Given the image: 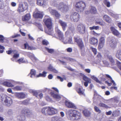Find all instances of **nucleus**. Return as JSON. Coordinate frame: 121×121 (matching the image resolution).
Listing matches in <instances>:
<instances>
[{
	"mask_svg": "<svg viewBox=\"0 0 121 121\" xmlns=\"http://www.w3.org/2000/svg\"><path fill=\"white\" fill-rule=\"evenodd\" d=\"M43 22L46 26L48 29L45 30V33L49 35H52L53 34V29L52 28V22L51 20L47 16H45L43 20Z\"/></svg>",
	"mask_w": 121,
	"mask_h": 121,
	"instance_id": "1",
	"label": "nucleus"
},
{
	"mask_svg": "<svg viewBox=\"0 0 121 121\" xmlns=\"http://www.w3.org/2000/svg\"><path fill=\"white\" fill-rule=\"evenodd\" d=\"M67 114L71 120L73 117L76 120H78L80 119L81 114L80 112L75 110L71 109L67 111Z\"/></svg>",
	"mask_w": 121,
	"mask_h": 121,
	"instance_id": "2",
	"label": "nucleus"
},
{
	"mask_svg": "<svg viewBox=\"0 0 121 121\" xmlns=\"http://www.w3.org/2000/svg\"><path fill=\"white\" fill-rule=\"evenodd\" d=\"M32 115V112L28 108H25L22 109L21 112L20 117V121L25 120L26 117H29Z\"/></svg>",
	"mask_w": 121,
	"mask_h": 121,
	"instance_id": "3",
	"label": "nucleus"
},
{
	"mask_svg": "<svg viewBox=\"0 0 121 121\" xmlns=\"http://www.w3.org/2000/svg\"><path fill=\"white\" fill-rule=\"evenodd\" d=\"M1 102L4 101L5 105L9 107L13 104V101L11 98L5 95H3L1 97Z\"/></svg>",
	"mask_w": 121,
	"mask_h": 121,
	"instance_id": "4",
	"label": "nucleus"
},
{
	"mask_svg": "<svg viewBox=\"0 0 121 121\" xmlns=\"http://www.w3.org/2000/svg\"><path fill=\"white\" fill-rule=\"evenodd\" d=\"M75 6L76 10L78 12H80L84 10L86 6L85 3L81 1L77 2Z\"/></svg>",
	"mask_w": 121,
	"mask_h": 121,
	"instance_id": "5",
	"label": "nucleus"
},
{
	"mask_svg": "<svg viewBox=\"0 0 121 121\" xmlns=\"http://www.w3.org/2000/svg\"><path fill=\"white\" fill-rule=\"evenodd\" d=\"M74 41L77 43V44L80 49L82 50L84 48V45L82 39L78 36L74 37L73 38Z\"/></svg>",
	"mask_w": 121,
	"mask_h": 121,
	"instance_id": "6",
	"label": "nucleus"
},
{
	"mask_svg": "<svg viewBox=\"0 0 121 121\" xmlns=\"http://www.w3.org/2000/svg\"><path fill=\"white\" fill-rule=\"evenodd\" d=\"M56 7L58 10L63 12H67L69 10L68 6L63 2L60 3L57 5Z\"/></svg>",
	"mask_w": 121,
	"mask_h": 121,
	"instance_id": "7",
	"label": "nucleus"
},
{
	"mask_svg": "<svg viewBox=\"0 0 121 121\" xmlns=\"http://www.w3.org/2000/svg\"><path fill=\"white\" fill-rule=\"evenodd\" d=\"M86 28L85 26L82 23L79 24L77 27L78 31L80 34H83L86 32Z\"/></svg>",
	"mask_w": 121,
	"mask_h": 121,
	"instance_id": "8",
	"label": "nucleus"
},
{
	"mask_svg": "<svg viewBox=\"0 0 121 121\" xmlns=\"http://www.w3.org/2000/svg\"><path fill=\"white\" fill-rule=\"evenodd\" d=\"M70 17L71 21L77 22L79 19L80 16L78 13L76 12H73L72 13Z\"/></svg>",
	"mask_w": 121,
	"mask_h": 121,
	"instance_id": "9",
	"label": "nucleus"
},
{
	"mask_svg": "<svg viewBox=\"0 0 121 121\" xmlns=\"http://www.w3.org/2000/svg\"><path fill=\"white\" fill-rule=\"evenodd\" d=\"M33 16L35 18H42L43 16L42 13L39 11L37 9H35L33 13Z\"/></svg>",
	"mask_w": 121,
	"mask_h": 121,
	"instance_id": "10",
	"label": "nucleus"
},
{
	"mask_svg": "<svg viewBox=\"0 0 121 121\" xmlns=\"http://www.w3.org/2000/svg\"><path fill=\"white\" fill-rule=\"evenodd\" d=\"M50 12L52 15L55 16L57 19H59L60 17V14L56 10L51 9L50 10Z\"/></svg>",
	"mask_w": 121,
	"mask_h": 121,
	"instance_id": "11",
	"label": "nucleus"
},
{
	"mask_svg": "<svg viewBox=\"0 0 121 121\" xmlns=\"http://www.w3.org/2000/svg\"><path fill=\"white\" fill-rule=\"evenodd\" d=\"M55 32L58 35L59 39L60 40H63L64 39V37L63 33L58 28L55 29Z\"/></svg>",
	"mask_w": 121,
	"mask_h": 121,
	"instance_id": "12",
	"label": "nucleus"
},
{
	"mask_svg": "<svg viewBox=\"0 0 121 121\" xmlns=\"http://www.w3.org/2000/svg\"><path fill=\"white\" fill-rule=\"evenodd\" d=\"M89 42L91 44L97 45L98 43V40L97 38L94 37H92L89 39Z\"/></svg>",
	"mask_w": 121,
	"mask_h": 121,
	"instance_id": "13",
	"label": "nucleus"
},
{
	"mask_svg": "<svg viewBox=\"0 0 121 121\" xmlns=\"http://www.w3.org/2000/svg\"><path fill=\"white\" fill-rule=\"evenodd\" d=\"M83 79L85 81L84 83V85L86 87L88 86V83H90L91 82V79L88 78L85 75H84L83 76Z\"/></svg>",
	"mask_w": 121,
	"mask_h": 121,
	"instance_id": "14",
	"label": "nucleus"
},
{
	"mask_svg": "<svg viewBox=\"0 0 121 121\" xmlns=\"http://www.w3.org/2000/svg\"><path fill=\"white\" fill-rule=\"evenodd\" d=\"M42 113L44 115L48 116H49V107L43 108L41 110Z\"/></svg>",
	"mask_w": 121,
	"mask_h": 121,
	"instance_id": "15",
	"label": "nucleus"
},
{
	"mask_svg": "<svg viewBox=\"0 0 121 121\" xmlns=\"http://www.w3.org/2000/svg\"><path fill=\"white\" fill-rule=\"evenodd\" d=\"M65 103L66 106L68 108L75 109H76L77 108V107L74 104L69 102L67 100L65 101Z\"/></svg>",
	"mask_w": 121,
	"mask_h": 121,
	"instance_id": "16",
	"label": "nucleus"
},
{
	"mask_svg": "<svg viewBox=\"0 0 121 121\" xmlns=\"http://www.w3.org/2000/svg\"><path fill=\"white\" fill-rule=\"evenodd\" d=\"M49 116H52L55 114L57 113V110L52 107H49Z\"/></svg>",
	"mask_w": 121,
	"mask_h": 121,
	"instance_id": "17",
	"label": "nucleus"
},
{
	"mask_svg": "<svg viewBox=\"0 0 121 121\" xmlns=\"http://www.w3.org/2000/svg\"><path fill=\"white\" fill-rule=\"evenodd\" d=\"M110 29L112 34L116 36H118L120 35V33L118 31L116 30L114 27H111L110 28Z\"/></svg>",
	"mask_w": 121,
	"mask_h": 121,
	"instance_id": "18",
	"label": "nucleus"
},
{
	"mask_svg": "<svg viewBox=\"0 0 121 121\" xmlns=\"http://www.w3.org/2000/svg\"><path fill=\"white\" fill-rule=\"evenodd\" d=\"M117 42L113 39H111L109 42V45L110 47L112 48H115L116 47Z\"/></svg>",
	"mask_w": 121,
	"mask_h": 121,
	"instance_id": "19",
	"label": "nucleus"
},
{
	"mask_svg": "<svg viewBox=\"0 0 121 121\" xmlns=\"http://www.w3.org/2000/svg\"><path fill=\"white\" fill-rule=\"evenodd\" d=\"M31 16L29 13H27L22 17V19L23 21H28L30 18Z\"/></svg>",
	"mask_w": 121,
	"mask_h": 121,
	"instance_id": "20",
	"label": "nucleus"
},
{
	"mask_svg": "<svg viewBox=\"0 0 121 121\" xmlns=\"http://www.w3.org/2000/svg\"><path fill=\"white\" fill-rule=\"evenodd\" d=\"M58 22L60 23V25L62 27L63 30L65 31L66 29V28L67 26L66 23L63 22L60 20H59Z\"/></svg>",
	"mask_w": 121,
	"mask_h": 121,
	"instance_id": "21",
	"label": "nucleus"
},
{
	"mask_svg": "<svg viewBox=\"0 0 121 121\" xmlns=\"http://www.w3.org/2000/svg\"><path fill=\"white\" fill-rule=\"evenodd\" d=\"M16 96L19 99H23L25 97L26 95L23 93H18L16 94Z\"/></svg>",
	"mask_w": 121,
	"mask_h": 121,
	"instance_id": "22",
	"label": "nucleus"
},
{
	"mask_svg": "<svg viewBox=\"0 0 121 121\" xmlns=\"http://www.w3.org/2000/svg\"><path fill=\"white\" fill-rule=\"evenodd\" d=\"M50 94L51 96L56 99H60L61 98V97L60 95L55 94L53 92H51Z\"/></svg>",
	"mask_w": 121,
	"mask_h": 121,
	"instance_id": "23",
	"label": "nucleus"
},
{
	"mask_svg": "<svg viewBox=\"0 0 121 121\" xmlns=\"http://www.w3.org/2000/svg\"><path fill=\"white\" fill-rule=\"evenodd\" d=\"M103 19L105 21L108 23H110L112 21V20L110 18L106 15H105L104 16Z\"/></svg>",
	"mask_w": 121,
	"mask_h": 121,
	"instance_id": "24",
	"label": "nucleus"
},
{
	"mask_svg": "<svg viewBox=\"0 0 121 121\" xmlns=\"http://www.w3.org/2000/svg\"><path fill=\"white\" fill-rule=\"evenodd\" d=\"M75 30V28L73 27H70L69 28V29L67 30L65 32V35H68L70 33H73Z\"/></svg>",
	"mask_w": 121,
	"mask_h": 121,
	"instance_id": "25",
	"label": "nucleus"
},
{
	"mask_svg": "<svg viewBox=\"0 0 121 121\" xmlns=\"http://www.w3.org/2000/svg\"><path fill=\"white\" fill-rule=\"evenodd\" d=\"M24 11L27 10L28 9V5L27 3L24 2L22 3H21Z\"/></svg>",
	"mask_w": 121,
	"mask_h": 121,
	"instance_id": "26",
	"label": "nucleus"
},
{
	"mask_svg": "<svg viewBox=\"0 0 121 121\" xmlns=\"http://www.w3.org/2000/svg\"><path fill=\"white\" fill-rule=\"evenodd\" d=\"M116 57L120 60H121V50H118L116 53Z\"/></svg>",
	"mask_w": 121,
	"mask_h": 121,
	"instance_id": "27",
	"label": "nucleus"
},
{
	"mask_svg": "<svg viewBox=\"0 0 121 121\" xmlns=\"http://www.w3.org/2000/svg\"><path fill=\"white\" fill-rule=\"evenodd\" d=\"M46 3V1L45 0H38L37 4L38 5L41 6L45 5Z\"/></svg>",
	"mask_w": 121,
	"mask_h": 121,
	"instance_id": "28",
	"label": "nucleus"
},
{
	"mask_svg": "<svg viewBox=\"0 0 121 121\" xmlns=\"http://www.w3.org/2000/svg\"><path fill=\"white\" fill-rule=\"evenodd\" d=\"M4 86L8 87H13L14 86L13 85L11 82H4L2 84Z\"/></svg>",
	"mask_w": 121,
	"mask_h": 121,
	"instance_id": "29",
	"label": "nucleus"
},
{
	"mask_svg": "<svg viewBox=\"0 0 121 121\" xmlns=\"http://www.w3.org/2000/svg\"><path fill=\"white\" fill-rule=\"evenodd\" d=\"M82 112L84 115L86 117H88L90 115V112L86 109H85Z\"/></svg>",
	"mask_w": 121,
	"mask_h": 121,
	"instance_id": "30",
	"label": "nucleus"
},
{
	"mask_svg": "<svg viewBox=\"0 0 121 121\" xmlns=\"http://www.w3.org/2000/svg\"><path fill=\"white\" fill-rule=\"evenodd\" d=\"M17 11L19 13L24 11V10L23 9L21 3L20 4L18 5V7L17 9Z\"/></svg>",
	"mask_w": 121,
	"mask_h": 121,
	"instance_id": "31",
	"label": "nucleus"
},
{
	"mask_svg": "<svg viewBox=\"0 0 121 121\" xmlns=\"http://www.w3.org/2000/svg\"><path fill=\"white\" fill-rule=\"evenodd\" d=\"M90 10L91 13L95 14L97 12L96 9L95 7H91Z\"/></svg>",
	"mask_w": 121,
	"mask_h": 121,
	"instance_id": "32",
	"label": "nucleus"
},
{
	"mask_svg": "<svg viewBox=\"0 0 121 121\" xmlns=\"http://www.w3.org/2000/svg\"><path fill=\"white\" fill-rule=\"evenodd\" d=\"M52 121H62L61 119L57 116H55L52 118Z\"/></svg>",
	"mask_w": 121,
	"mask_h": 121,
	"instance_id": "33",
	"label": "nucleus"
},
{
	"mask_svg": "<svg viewBox=\"0 0 121 121\" xmlns=\"http://www.w3.org/2000/svg\"><path fill=\"white\" fill-rule=\"evenodd\" d=\"M105 22L103 20H101L99 22H95L96 25L99 24L101 26H103L105 24Z\"/></svg>",
	"mask_w": 121,
	"mask_h": 121,
	"instance_id": "34",
	"label": "nucleus"
},
{
	"mask_svg": "<svg viewBox=\"0 0 121 121\" xmlns=\"http://www.w3.org/2000/svg\"><path fill=\"white\" fill-rule=\"evenodd\" d=\"M76 91L80 95H82L83 94V92L82 90V89L81 88H76Z\"/></svg>",
	"mask_w": 121,
	"mask_h": 121,
	"instance_id": "35",
	"label": "nucleus"
},
{
	"mask_svg": "<svg viewBox=\"0 0 121 121\" xmlns=\"http://www.w3.org/2000/svg\"><path fill=\"white\" fill-rule=\"evenodd\" d=\"M29 92L30 93L36 96L37 97L38 93L37 91L33 90H30L29 91Z\"/></svg>",
	"mask_w": 121,
	"mask_h": 121,
	"instance_id": "36",
	"label": "nucleus"
},
{
	"mask_svg": "<svg viewBox=\"0 0 121 121\" xmlns=\"http://www.w3.org/2000/svg\"><path fill=\"white\" fill-rule=\"evenodd\" d=\"M29 100L27 99L21 101V103L22 104L27 105L29 103Z\"/></svg>",
	"mask_w": 121,
	"mask_h": 121,
	"instance_id": "37",
	"label": "nucleus"
},
{
	"mask_svg": "<svg viewBox=\"0 0 121 121\" xmlns=\"http://www.w3.org/2000/svg\"><path fill=\"white\" fill-rule=\"evenodd\" d=\"M24 46L25 49H26L27 47V49L28 50H32L33 49V48L32 47L28 45L27 43H25L24 44Z\"/></svg>",
	"mask_w": 121,
	"mask_h": 121,
	"instance_id": "38",
	"label": "nucleus"
},
{
	"mask_svg": "<svg viewBox=\"0 0 121 121\" xmlns=\"http://www.w3.org/2000/svg\"><path fill=\"white\" fill-rule=\"evenodd\" d=\"M45 49L49 53H52L54 52V50L53 49H49L47 47H46L45 48Z\"/></svg>",
	"mask_w": 121,
	"mask_h": 121,
	"instance_id": "39",
	"label": "nucleus"
},
{
	"mask_svg": "<svg viewBox=\"0 0 121 121\" xmlns=\"http://www.w3.org/2000/svg\"><path fill=\"white\" fill-rule=\"evenodd\" d=\"M47 72L44 71L42 73H39V74L37 76L38 77H45L46 76Z\"/></svg>",
	"mask_w": 121,
	"mask_h": 121,
	"instance_id": "40",
	"label": "nucleus"
},
{
	"mask_svg": "<svg viewBox=\"0 0 121 121\" xmlns=\"http://www.w3.org/2000/svg\"><path fill=\"white\" fill-rule=\"evenodd\" d=\"M22 88V87L20 86H16L13 88V89L16 91H21Z\"/></svg>",
	"mask_w": 121,
	"mask_h": 121,
	"instance_id": "41",
	"label": "nucleus"
},
{
	"mask_svg": "<svg viewBox=\"0 0 121 121\" xmlns=\"http://www.w3.org/2000/svg\"><path fill=\"white\" fill-rule=\"evenodd\" d=\"M89 29L90 30H92L94 29H95L96 30H98L99 29V27L98 26H93L91 27H89Z\"/></svg>",
	"mask_w": 121,
	"mask_h": 121,
	"instance_id": "42",
	"label": "nucleus"
},
{
	"mask_svg": "<svg viewBox=\"0 0 121 121\" xmlns=\"http://www.w3.org/2000/svg\"><path fill=\"white\" fill-rule=\"evenodd\" d=\"M99 43L104 44L105 39L104 37H102L99 39Z\"/></svg>",
	"mask_w": 121,
	"mask_h": 121,
	"instance_id": "43",
	"label": "nucleus"
},
{
	"mask_svg": "<svg viewBox=\"0 0 121 121\" xmlns=\"http://www.w3.org/2000/svg\"><path fill=\"white\" fill-rule=\"evenodd\" d=\"M104 44L99 43L98 49L99 50L101 49L103 47Z\"/></svg>",
	"mask_w": 121,
	"mask_h": 121,
	"instance_id": "44",
	"label": "nucleus"
},
{
	"mask_svg": "<svg viewBox=\"0 0 121 121\" xmlns=\"http://www.w3.org/2000/svg\"><path fill=\"white\" fill-rule=\"evenodd\" d=\"M99 105L100 107L107 108L108 106L106 104L102 103H99Z\"/></svg>",
	"mask_w": 121,
	"mask_h": 121,
	"instance_id": "45",
	"label": "nucleus"
},
{
	"mask_svg": "<svg viewBox=\"0 0 121 121\" xmlns=\"http://www.w3.org/2000/svg\"><path fill=\"white\" fill-rule=\"evenodd\" d=\"M24 59L23 58L19 59L17 60V62H18L19 64L24 63L25 62V61L24 60Z\"/></svg>",
	"mask_w": 121,
	"mask_h": 121,
	"instance_id": "46",
	"label": "nucleus"
},
{
	"mask_svg": "<svg viewBox=\"0 0 121 121\" xmlns=\"http://www.w3.org/2000/svg\"><path fill=\"white\" fill-rule=\"evenodd\" d=\"M36 25L38 26V28L41 31H43V29L42 26V25L39 23H36Z\"/></svg>",
	"mask_w": 121,
	"mask_h": 121,
	"instance_id": "47",
	"label": "nucleus"
},
{
	"mask_svg": "<svg viewBox=\"0 0 121 121\" xmlns=\"http://www.w3.org/2000/svg\"><path fill=\"white\" fill-rule=\"evenodd\" d=\"M108 58L109 59L110 62L112 63H114V61L113 59L112 58L111 56H108Z\"/></svg>",
	"mask_w": 121,
	"mask_h": 121,
	"instance_id": "48",
	"label": "nucleus"
},
{
	"mask_svg": "<svg viewBox=\"0 0 121 121\" xmlns=\"http://www.w3.org/2000/svg\"><path fill=\"white\" fill-rule=\"evenodd\" d=\"M42 43L43 45H47L49 43L48 41L45 40H42Z\"/></svg>",
	"mask_w": 121,
	"mask_h": 121,
	"instance_id": "49",
	"label": "nucleus"
},
{
	"mask_svg": "<svg viewBox=\"0 0 121 121\" xmlns=\"http://www.w3.org/2000/svg\"><path fill=\"white\" fill-rule=\"evenodd\" d=\"M94 110L95 111L99 113H100L101 112V111L99 108L96 106L94 107Z\"/></svg>",
	"mask_w": 121,
	"mask_h": 121,
	"instance_id": "50",
	"label": "nucleus"
},
{
	"mask_svg": "<svg viewBox=\"0 0 121 121\" xmlns=\"http://www.w3.org/2000/svg\"><path fill=\"white\" fill-rule=\"evenodd\" d=\"M91 48L92 51L93 52L94 55H95L96 54L97 52L96 49L92 47H91Z\"/></svg>",
	"mask_w": 121,
	"mask_h": 121,
	"instance_id": "51",
	"label": "nucleus"
},
{
	"mask_svg": "<svg viewBox=\"0 0 121 121\" xmlns=\"http://www.w3.org/2000/svg\"><path fill=\"white\" fill-rule=\"evenodd\" d=\"M30 73L31 75V76L32 75L35 76L36 74L35 71L34 69H31V70Z\"/></svg>",
	"mask_w": 121,
	"mask_h": 121,
	"instance_id": "52",
	"label": "nucleus"
},
{
	"mask_svg": "<svg viewBox=\"0 0 121 121\" xmlns=\"http://www.w3.org/2000/svg\"><path fill=\"white\" fill-rule=\"evenodd\" d=\"M93 79L97 82L99 83L100 84H101L102 83V82H101L99 81V80L96 77H94Z\"/></svg>",
	"mask_w": 121,
	"mask_h": 121,
	"instance_id": "53",
	"label": "nucleus"
},
{
	"mask_svg": "<svg viewBox=\"0 0 121 121\" xmlns=\"http://www.w3.org/2000/svg\"><path fill=\"white\" fill-rule=\"evenodd\" d=\"M96 57L99 60H101L102 58V56L100 53H98Z\"/></svg>",
	"mask_w": 121,
	"mask_h": 121,
	"instance_id": "54",
	"label": "nucleus"
},
{
	"mask_svg": "<svg viewBox=\"0 0 121 121\" xmlns=\"http://www.w3.org/2000/svg\"><path fill=\"white\" fill-rule=\"evenodd\" d=\"M4 39V37L2 35H0V42L3 43Z\"/></svg>",
	"mask_w": 121,
	"mask_h": 121,
	"instance_id": "55",
	"label": "nucleus"
},
{
	"mask_svg": "<svg viewBox=\"0 0 121 121\" xmlns=\"http://www.w3.org/2000/svg\"><path fill=\"white\" fill-rule=\"evenodd\" d=\"M68 43L69 44H72L73 43L72 38L71 37L69 38L68 40Z\"/></svg>",
	"mask_w": 121,
	"mask_h": 121,
	"instance_id": "56",
	"label": "nucleus"
},
{
	"mask_svg": "<svg viewBox=\"0 0 121 121\" xmlns=\"http://www.w3.org/2000/svg\"><path fill=\"white\" fill-rule=\"evenodd\" d=\"M112 98L109 100H107L108 101V102L110 104H111L112 105H113V104H115V103H114V102L112 100Z\"/></svg>",
	"mask_w": 121,
	"mask_h": 121,
	"instance_id": "57",
	"label": "nucleus"
},
{
	"mask_svg": "<svg viewBox=\"0 0 121 121\" xmlns=\"http://www.w3.org/2000/svg\"><path fill=\"white\" fill-rule=\"evenodd\" d=\"M112 100L113 101H114V103H115V104L117 103H118V100L117 98H112Z\"/></svg>",
	"mask_w": 121,
	"mask_h": 121,
	"instance_id": "58",
	"label": "nucleus"
},
{
	"mask_svg": "<svg viewBox=\"0 0 121 121\" xmlns=\"http://www.w3.org/2000/svg\"><path fill=\"white\" fill-rule=\"evenodd\" d=\"M92 34L94 36H99L100 35V34L97 33L94 31H92Z\"/></svg>",
	"mask_w": 121,
	"mask_h": 121,
	"instance_id": "59",
	"label": "nucleus"
},
{
	"mask_svg": "<svg viewBox=\"0 0 121 121\" xmlns=\"http://www.w3.org/2000/svg\"><path fill=\"white\" fill-rule=\"evenodd\" d=\"M67 52H71L72 51V49L71 48H69L66 49Z\"/></svg>",
	"mask_w": 121,
	"mask_h": 121,
	"instance_id": "60",
	"label": "nucleus"
},
{
	"mask_svg": "<svg viewBox=\"0 0 121 121\" xmlns=\"http://www.w3.org/2000/svg\"><path fill=\"white\" fill-rule=\"evenodd\" d=\"M19 56V54H16L14 55L13 57L15 58H18Z\"/></svg>",
	"mask_w": 121,
	"mask_h": 121,
	"instance_id": "61",
	"label": "nucleus"
},
{
	"mask_svg": "<svg viewBox=\"0 0 121 121\" xmlns=\"http://www.w3.org/2000/svg\"><path fill=\"white\" fill-rule=\"evenodd\" d=\"M53 68V67L51 65H50L48 67V69L51 71H52Z\"/></svg>",
	"mask_w": 121,
	"mask_h": 121,
	"instance_id": "62",
	"label": "nucleus"
},
{
	"mask_svg": "<svg viewBox=\"0 0 121 121\" xmlns=\"http://www.w3.org/2000/svg\"><path fill=\"white\" fill-rule=\"evenodd\" d=\"M103 76L104 77H105V76L107 77L108 78H110L111 80L112 79V78L109 75L107 74H105V75H103Z\"/></svg>",
	"mask_w": 121,
	"mask_h": 121,
	"instance_id": "63",
	"label": "nucleus"
},
{
	"mask_svg": "<svg viewBox=\"0 0 121 121\" xmlns=\"http://www.w3.org/2000/svg\"><path fill=\"white\" fill-rule=\"evenodd\" d=\"M30 59L32 61H34L36 60L37 59L33 56H31L30 57Z\"/></svg>",
	"mask_w": 121,
	"mask_h": 121,
	"instance_id": "64",
	"label": "nucleus"
}]
</instances>
